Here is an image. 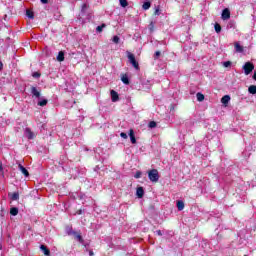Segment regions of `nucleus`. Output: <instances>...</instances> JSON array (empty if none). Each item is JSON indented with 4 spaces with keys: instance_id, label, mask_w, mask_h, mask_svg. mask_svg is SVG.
<instances>
[{
    "instance_id": "nucleus-6",
    "label": "nucleus",
    "mask_w": 256,
    "mask_h": 256,
    "mask_svg": "<svg viewBox=\"0 0 256 256\" xmlns=\"http://www.w3.org/2000/svg\"><path fill=\"white\" fill-rule=\"evenodd\" d=\"M110 95L113 103H117V101H119V93H117V91L111 90Z\"/></svg>"
},
{
    "instance_id": "nucleus-8",
    "label": "nucleus",
    "mask_w": 256,
    "mask_h": 256,
    "mask_svg": "<svg viewBox=\"0 0 256 256\" xmlns=\"http://www.w3.org/2000/svg\"><path fill=\"white\" fill-rule=\"evenodd\" d=\"M144 195H145V190L143 189V187H138L136 189V196L138 197V199H143Z\"/></svg>"
},
{
    "instance_id": "nucleus-16",
    "label": "nucleus",
    "mask_w": 256,
    "mask_h": 256,
    "mask_svg": "<svg viewBox=\"0 0 256 256\" xmlns=\"http://www.w3.org/2000/svg\"><path fill=\"white\" fill-rule=\"evenodd\" d=\"M176 205H177L178 211H183V209H185V203L181 200H178Z\"/></svg>"
},
{
    "instance_id": "nucleus-15",
    "label": "nucleus",
    "mask_w": 256,
    "mask_h": 256,
    "mask_svg": "<svg viewBox=\"0 0 256 256\" xmlns=\"http://www.w3.org/2000/svg\"><path fill=\"white\" fill-rule=\"evenodd\" d=\"M26 17H28V19H35V13L33 12V10L27 9L26 10Z\"/></svg>"
},
{
    "instance_id": "nucleus-17",
    "label": "nucleus",
    "mask_w": 256,
    "mask_h": 256,
    "mask_svg": "<svg viewBox=\"0 0 256 256\" xmlns=\"http://www.w3.org/2000/svg\"><path fill=\"white\" fill-rule=\"evenodd\" d=\"M57 61H59L60 63L63 62V61H65V52L60 51V52L58 53Z\"/></svg>"
},
{
    "instance_id": "nucleus-5",
    "label": "nucleus",
    "mask_w": 256,
    "mask_h": 256,
    "mask_svg": "<svg viewBox=\"0 0 256 256\" xmlns=\"http://www.w3.org/2000/svg\"><path fill=\"white\" fill-rule=\"evenodd\" d=\"M25 135L29 140L35 139V133L31 130V128H25Z\"/></svg>"
},
{
    "instance_id": "nucleus-23",
    "label": "nucleus",
    "mask_w": 256,
    "mask_h": 256,
    "mask_svg": "<svg viewBox=\"0 0 256 256\" xmlns=\"http://www.w3.org/2000/svg\"><path fill=\"white\" fill-rule=\"evenodd\" d=\"M75 235L76 239L79 241V243H83V236H81V233L77 234V232H73Z\"/></svg>"
},
{
    "instance_id": "nucleus-25",
    "label": "nucleus",
    "mask_w": 256,
    "mask_h": 256,
    "mask_svg": "<svg viewBox=\"0 0 256 256\" xmlns=\"http://www.w3.org/2000/svg\"><path fill=\"white\" fill-rule=\"evenodd\" d=\"M148 127H149L150 129H155V127H157V122H155V121H150V122L148 123Z\"/></svg>"
},
{
    "instance_id": "nucleus-38",
    "label": "nucleus",
    "mask_w": 256,
    "mask_h": 256,
    "mask_svg": "<svg viewBox=\"0 0 256 256\" xmlns=\"http://www.w3.org/2000/svg\"><path fill=\"white\" fill-rule=\"evenodd\" d=\"M41 3H43V5H47V3H49V0H40Z\"/></svg>"
},
{
    "instance_id": "nucleus-42",
    "label": "nucleus",
    "mask_w": 256,
    "mask_h": 256,
    "mask_svg": "<svg viewBox=\"0 0 256 256\" xmlns=\"http://www.w3.org/2000/svg\"><path fill=\"white\" fill-rule=\"evenodd\" d=\"M252 79H254V81H256V71L254 72Z\"/></svg>"
},
{
    "instance_id": "nucleus-43",
    "label": "nucleus",
    "mask_w": 256,
    "mask_h": 256,
    "mask_svg": "<svg viewBox=\"0 0 256 256\" xmlns=\"http://www.w3.org/2000/svg\"><path fill=\"white\" fill-rule=\"evenodd\" d=\"M89 255H90V256H94L95 253H93V251H90V252H89Z\"/></svg>"
},
{
    "instance_id": "nucleus-35",
    "label": "nucleus",
    "mask_w": 256,
    "mask_h": 256,
    "mask_svg": "<svg viewBox=\"0 0 256 256\" xmlns=\"http://www.w3.org/2000/svg\"><path fill=\"white\" fill-rule=\"evenodd\" d=\"M223 67H231V61H226L223 63Z\"/></svg>"
},
{
    "instance_id": "nucleus-44",
    "label": "nucleus",
    "mask_w": 256,
    "mask_h": 256,
    "mask_svg": "<svg viewBox=\"0 0 256 256\" xmlns=\"http://www.w3.org/2000/svg\"><path fill=\"white\" fill-rule=\"evenodd\" d=\"M0 171H3V166L2 165H0Z\"/></svg>"
},
{
    "instance_id": "nucleus-7",
    "label": "nucleus",
    "mask_w": 256,
    "mask_h": 256,
    "mask_svg": "<svg viewBox=\"0 0 256 256\" xmlns=\"http://www.w3.org/2000/svg\"><path fill=\"white\" fill-rule=\"evenodd\" d=\"M31 94L33 95V97H36L37 99H39V97H41V92L39 90H37V87H35V86L31 87Z\"/></svg>"
},
{
    "instance_id": "nucleus-34",
    "label": "nucleus",
    "mask_w": 256,
    "mask_h": 256,
    "mask_svg": "<svg viewBox=\"0 0 256 256\" xmlns=\"http://www.w3.org/2000/svg\"><path fill=\"white\" fill-rule=\"evenodd\" d=\"M159 57H161V52L160 51H156L154 59H159Z\"/></svg>"
},
{
    "instance_id": "nucleus-31",
    "label": "nucleus",
    "mask_w": 256,
    "mask_h": 256,
    "mask_svg": "<svg viewBox=\"0 0 256 256\" xmlns=\"http://www.w3.org/2000/svg\"><path fill=\"white\" fill-rule=\"evenodd\" d=\"M214 29H215L216 33H219L221 31V25L219 23H216L214 26Z\"/></svg>"
},
{
    "instance_id": "nucleus-11",
    "label": "nucleus",
    "mask_w": 256,
    "mask_h": 256,
    "mask_svg": "<svg viewBox=\"0 0 256 256\" xmlns=\"http://www.w3.org/2000/svg\"><path fill=\"white\" fill-rule=\"evenodd\" d=\"M8 197H10L11 201H19V192L9 193Z\"/></svg>"
},
{
    "instance_id": "nucleus-10",
    "label": "nucleus",
    "mask_w": 256,
    "mask_h": 256,
    "mask_svg": "<svg viewBox=\"0 0 256 256\" xmlns=\"http://www.w3.org/2000/svg\"><path fill=\"white\" fill-rule=\"evenodd\" d=\"M18 168H19V171H21V173H23L24 177H29V170H27V168H25L21 164H18Z\"/></svg>"
},
{
    "instance_id": "nucleus-4",
    "label": "nucleus",
    "mask_w": 256,
    "mask_h": 256,
    "mask_svg": "<svg viewBox=\"0 0 256 256\" xmlns=\"http://www.w3.org/2000/svg\"><path fill=\"white\" fill-rule=\"evenodd\" d=\"M222 19L223 21H227V19H231V11L229 10V8H225L222 11Z\"/></svg>"
},
{
    "instance_id": "nucleus-27",
    "label": "nucleus",
    "mask_w": 256,
    "mask_h": 256,
    "mask_svg": "<svg viewBox=\"0 0 256 256\" xmlns=\"http://www.w3.org/2000/svg\"><path fill=\"white\" fill-rule=\"evenodd\" d=\"M105 27H107V25H105V24H102V25H100V26H97L96 31H97L98 33H101V32L103 31V29H105Z\"/></svg>"
},
{
    "instance_id": "nucleus-41",
    "label": "nucleus",
    "mask_w": 256,
    "mask_h": 256,
    "mask_svg": "<svg viewBox=\"0 0 256 256\" xmlns=\"http://www.w3.org/2000/svg\"><path fill=\"white\" fill-rule=\"evenodd\" d=\"M0 71H3V62L0 61Z\"/></svg>"
},
{
    "instance_id": "nucleus-9",
    "label": "nucleus",
    "mask_w": 256,
    "mask_h": 256,
    "mask_svg": "<svg viewBox=\"0 0 256 256\" xmlns=\"http://www.w3.org/2000/svg\"><path fill=\"white\" fill-rule=\"evenodd\" d=\"M129 137H130L131 143L135 145V143H137V139L135 138V131L133 129L129 130Z\"/></svg>"
},
{
    "instance_id": "nucleus-14",
    "label": "nucleus",
    "mask_w": 256,
    "mask_h": 256,
    "mask_svg": "<svg viewBox=\"0 0 256 256\" xmlns=\"http://www.w3.org/2000/svg\"><path fill=\"white\" fill-rule=\"evenodd\" d=\"M40 249H41V251H43L44 255H46V256H50L51 255V250H49V248H47V246L41 245Z\"/></svg>"
},
{
    "instance_id": "nucleus-32",
    "label": "nucleus",
    "mask_w": 256,
    "mask_h": 256,
    "mask_svg": "<svg viewBox=\"0 0 256 256\" xmlns=\"http://www.w3.org/2000/svg\"><path fill=\"white\" fill-rule=\"evenodd\" d=\"M32 77H34V79H39V77H41V73H39V72H34V73L32 74Z\"/></svg>"
},
{
    "instance_id": "nucleus-37",
    "label": "nucleus",
    "mask_w": 256,
    "mask_h": 256,
    "mask_svg": "<svg viewBox=\"0 0 256 256\" xmlns=\"http://www.w3.org/2000/svg\"><path fill=\"white\" fill-rule=\"evenodd\" d=\"M169 109H170V111H175V105L171 104V105L169 106Z\"/></svg>"
},
{
    "instance_id": "nucleus-3",
    "label": "nucleus",
    "mask_w": 256,
    "mask_h": 256,
    "mask_svg": "<svg viewBox=\"0 0 256 256\" xmlns=\"http://www.w3.org/2000/svg\"><path fill=\"white\" fill-rule=\"evenodd\" d=\"M253 69H255V65H253L251 62H246L243 66L245 75H250L253 73Z\"/></svg>"
},
{
    "instance_id": "nucleus-29",
    "label": "nucleus",
    "mask_w": 256,
    "mask_h": 256,
    "mask_svg": "<svg viewBox=\"0 0 256 256\" xmlns=\"http://www.w3.org/2000/svg\"><path fill=\"white\" fill-rule=\"evenodd\" d=\"M48 101L47 99H43L42 101L38 102L39 107H45L47 105Z\"/></svg>"
},
{
    "instance_id": "nucleus-20",
    "label": "nucleus",
    "mask_w": 256,
    "mask_h": 256,
    "mask_svg": "<svg viewBox=\"0 0 256 256\" xmlns=\"http://www.w3.org/2000/svg\"><path fill=\"white\" fill-rule=\"evenodd\" d=\"M248 93H250L251 95H256V85L249 86Z\"/></svg>"
},
{
    "instance_id": "nucleus-21",
    "label": "nucleus",
    "mask_w": 256,
    "mask_h": 256,
    "mask_svg": "<svg viewBox=\"0 0 256 256\" xmlns=\"http://www.w3.org/2000/svg\"><path fill=\"white\" fill-rule=\"evenodd\" d=\"M196 97H197V101H205V95H203L201 92H198L196 94Z\"/></svg>"
},
{
    "instance_id": "nucleus-1",
    "label": "nucleus",
    "mask_w": 256,
    "mask_h": 256,
    "mask_svg": "<svg viewBox=\"0 0 256 256\" xmlns=\"http://www.w3.org/2000/svg\"><path fill=\"white\" fill-rule=\"evenodd\" d=\"M148 179L152 181V183H157L159 181V170L152 169L148 171Z\"/></svg>"
},
{
    "instance_id": "nucleus-22",
    "label": "nucleus",
    "mask_w": 256,
    "mask_h": 256,
    "mask_svg": "<svg viewBox=\"0 0 256 256\" xmlns=\"http://www.w3.org/2000/svg\"><path fill=\"white\" fill-rule=\"evenodd\" d=\"M148 29L150 33H153V31H155V22L151 21L148 25Z\"/></svg>"
},
{
    "instance_id": "nucleus-26",
    "label": "nucleus",
    "mask_w": 256,
    "mask_h": 256,
    "mask_svg": "<svg viewBox=\"0 0 256 256\" xmlns=\"http://www.w3.org/2000/svg\"><path fill=\"white\" fill-rule=\"evenodd\" d=\"M119 3L121 5V7L125 8L129 5V2H127V0H119Z\"/></svg>"
},
{
    "instance_id": "nucleus-39",
    "label": "nucleus",
    "mask_w": 256,
    "mask_h": 256,
    "mask_svg": "<svg viewBox=\"0 0 256 256\" xmlns=\"http://www.w3.org/2000/svg\"><path fill=\"white\" fill-rule=\"evenodd\" d=\"M76 213H77V215H83V210L80 209Z\"/></svg>"
},
{
    "instance_id": "nucleus-40",
    "label": "nucleus",
    "mask_w": 256,
    "mask_h": 256,
    "mask_svg": "<svg viewBox=\"0 0 256 256\" xmlns=\"http://www.w3.org/2000/svg\"><path fill=\"white\" fill-rule=\"evenodd\" d=\"M156 233H157V235H159L160 237L163 235V233L161 232V230H157Z\"/></svg>"
},
{
    "instance_id": "nucleus-33",
    "label": "nucleus",
    "mask_w": 256,
    "mask_h": 256,
    "mask_svg": "<svg viewBox=\"0 0 256 256\" xmlns=\"http://www.w3.org/2000/svg\"><path fill=\"white\" fill-rule=\"evenodd\" d=\"M141 171H137L136 174L134 175L135 179H141Z\"/></svg>"
},
{
    "instance_id": "nucleus-24",
    "label": "nucleus",
    "mask_w": 256,
    "mask_h": 256,
    "mask_svg": "<svg viewBox=\"0 0 256 256\" xmlns=\"http://www.w3.org/2000/svg\"><path fill=\"white\" fill-rule=\"evenodd\" d=\"M151 8V2H145L143 5H142V9H144V11H147L148 9Z\"/></svg>"
},
{
    "instance_id": "nucleus-36",
    "label": "nucleus",
    "mask_w": 256,
    "mask_h": 256,
    "mask_svg": "<svg viewBox=\"0 0 256 256\" xmlns=\"http://www.w3.org/2000/svg\"><path fill=\"white\" fill-rule=\"evenodd\" d=\"M120 137H122V139H127V133H125V132H122V133H120Z\"/></svg>"
},
{
    "instance_id": "nucleus-19",
    "label": "nucleus",
    "mask_w": 256,
    "mask_h": 256,
    "mask_svg": "<svg viewBox=\"0 0 256 256\" xmlns=\"http://www.w3.org/2000/svg\"><path fill=\"white\" fill-rule=\"evenodd\" d=\"M10 215H12L13 217H16V215H19V208L17 207H12L10 209Z\"/></svg>"
},
{
    "instance_id": "nucleus-18",
    "label": "nucleus",
    "mask_w": 256,
    "mask_h": 256,
    "mask_svg": "<svg viewBox=\"0 0 256 256\" xmlns=\"http://www.w3.org/2000/svg\"><path fill=\"white\" fill-rule=\"evenodd\" d=\"M121 81H122V83H124V85H129V83H130L129 76H127V74H123L121 77Z\"/></svg>"
},
{
    "instance_id": "nucleus-2",
    "label": "nucleus",
    "mask_w": 256,
    "mask_h": 256,
    "mask_svg": "<svg viewBox=\"0 0 256 256\" xmlns=\"http://www.w3.org/2000/svg\"><path fill=\"white\" fill-rule=\"evenodd\" d=\"M127 57L134 69H136V71H139V62H137V60L135 59V54L128 52Z\"/></svg>"
},
{
    "instance_id": "nucleus-13",
    "label": "nucleus",
    "mask_w": 256,
    "mask_h": 256,
    "mask_svg": "<svg viewBox=\"0 0 256 256\" xmlns=\"http://www.w3.org/2000/svg\"><path fill=\"white\" fill-rule=\"evenodd\" d=\"M234 47H235L236 53H243L244 48H243V46H241V44H239V42H236L234 44Z\"/></svg>"
},
{
    "instance_id": "nucleus-28",
    "label": "nucleus",
    "mask_w": 256,
    "mask_h": 256,
    "mask_svg": "<svg viewBox=\"0 0 256 256\" xmlns=\"http://www.w3.org/2000/svg\"><path fill=\"white\" fill-rule=\"evenodd\" d=\"M154 15H157V16L161 15V7L160 6L155 7Z\"/></svg>"
},
{
    "instance_id": "nucleus-30",
    "label": "nucleus",
    "mask_w": 256,
    "mask_h": 256,
    "mask_svg": "<svg viewBox=\"0 0 256 256\" xmlns=\"http://www.w3.org/2000/svg\"><path fill=\"white\" fill-rule=\"evenodd\" d=\"M112 41H113V43H115L116 45H118L119 41H121V38H119V36H114V37L112 38Z\"/></svg>"
},
{
    "instance_id": "nucleus-12",
    "label": "nucleus",
    "mask_w": 256,
    "mask_h": 256,
    "mask_svg": "<svg viewBox=\"0 0 256 256\" xmlns=\"http://www.w3.org/2000/svg\"><path fill=\"white\" fill-rule=\"evenodd\" d=\"M229 101H231V96L225 95L221 98V103L223 105H229Z\"/></svg>"
}]
</instances>
